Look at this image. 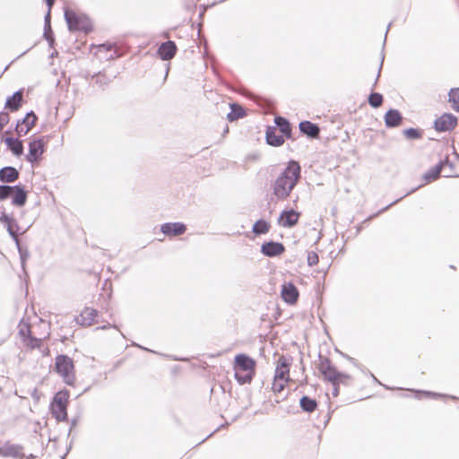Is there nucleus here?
<instances>
[{
  "instance_id": "nucleus-12",
  "label": "nucleus",
  "mask_w": 459,
  "mask_h": 459,
  "mask_svg": "<svg viewBox=\"0 0 459 459\" xmlns=\"http://www.w3.org/2000/svg\"><path fill=\"white\" fill-rule=\"evenodd\" d=\"M163 234L169 237H176L186 232V227L183 223H165L160 228Z\"/></svg>"
},
{
  "instance_id": "nucleus-6",
  "label": "nucleus",
  "mask_w": 459,
  "mask_h": 459,
  "mask_svg": "<svg viewBox=\"0 0 459 459\" xmlns=\"http://www.w3.org/2000/svg\"><path fill=\"white\" fill-rule=\"evenodd\" d=\"M46 142L43 137L31 139L29 143L27 160L30 163H37L41 160L45 151Z\"/></svg>"
},
{
  "instance_id": "nucleus-5",
  "label": "nucleus",
  "mask_w": 459,
  "mask_h": 459,
  "mask_svg": "<svg viewBox=\"0 0 459 459\" xmlns=\"http://www.w3.org/2000/svg\"><path fill=\"white\" fill-rule=\"evenodd\" d=\"M69 394L67 392H58L51 404V410L55 417L58 420H64L66 419V405L68 403Z\"/></svg>"
},
{
  "instance_id": "nucleus-20",
  "label": "nucleus",
  "mask_w": 459,
  "mask_h": 459,
  "mask_svg": "<svg viewBox=\"0 0 459 459\" xmlns=\"http://www.w3.org/2000/svg\"><path fill=\"white\" fill-rule=\"evenodd\" d=\"M401 115L396 110H390L385 114V120L387 126H396L401 122Z\"/></svg>"
},
{
  "instance_id": "nucleus-28",
  "label": "nucleus",
  "mask_w": 459,
  "mask_h": 459,
  "mask_svg": "<svg viewBox=\"0 0 459 459\" xmlns=\"http://www.w3.org/2000/svg\"><path fill=\"white\" fill-rule=\"evenodd\" d=\"M0 221H1L2 223H4V224L6 226V228H7V230H8L9 233H10V234L14 238H16L15 234H14L13 230V223H14L13 219L11 216H9V215H7V214H5V213H3V214L0 216Z\"/></svg>"
},
{
  "instance_id": "nucleus-22",
  "label": "nucleus",
  "mask_w": 459,
  "mask_h": 459,
  "mask_svg": "<svg viewBox=\"0 0 459 459\" xmlns=\"http://www.w3.org/2000/svg\"><path fill=\"white\" fill-rule=\"evenodd\" d=\"M9 149L15 154L21 155L23 152V146L21 141L13 138H7L5 140Z\"/></svg>"
},
{
  "instance_id": "nucleus-17",
  "label": "nucleus",
  "mask_w": 459,
  "mask_h": 459,
  "mask_svg": "<svg viewBox=\"0 0 459 459\" xmlns=\"http://www.w3.org/2000/svg\"><path fill=\"white\" fill-rule=\"evenodd\" d=\"M11 197L13 198V204L22 206L27 201V193L21 186H13Z\"/></svg>"
},
{
  "instance_id": "nucleus-16",
  "label": "nucleus",
  "mask_w": 459,
  "mask_h": 459,
  "mask_svg": "<svg viewBox=\"0 0 459 459\" xmlns=\"http://www.w3.org/2000/svg\"><path fill=\"white\" fill-rule=\"evenodd\" d=\"M284 136L276 133V128L269 127L266 131V142L272 146H281L284 143Z\"/></svg>"
},
{
  "instance_id": "nucleus-9",
  "label": "nucleus",
  "mask_w": 459,
  "mask_h": 459,
  "mask_svg": "<svg viewBox=\"0 0 459 459\" xmlns=\"http://www.w3.org/2000/svg\"><path fill=\"white\" fill-rule=\"evenodd\" d=\"M457 125V118L452 114H443L435 121V129L438 132L450 131Z\"/></svg>"
},
{
  "instance_id": "nucleus-34",
  "label": "nucleus",
  "mask_w": 459,
  "mask_h": 459,
  "mask_svg": "<svg viewBox=\"0 0 459 459\" xmlns=\"http://www.w3.org/2000/svg\"><path fill=\"white\" fill-rule=\"evenodd\" d=\"M9 117L7 114H0V131L8 123Z\"/></svg>"
},
{
  "instance_id": "nucleus-31",
  "label": "nucleus",
  "mask_w": 459,
  "mask_h": 459,
  "mask_svg": "<svg viewBox=\"0 0 459 459\" xmlns=\"http://www.w3.org/2000/svg\"><path fill=\"white\" fill-rule=\"evenodd\" d=\"M13 192V186H0V200H4L7 197H11Z\"/></svg>"
},
{
  "instance_id": "nucleus-2",
  "label": "nucleus",
  "mask_w": 459,
  "mask_h": 459,
  "mask_svg": "<svg viewBox=\"0 0 459 459\" xmlns=\"http://www.w3.org/2000/svg\"><path fill=\"white\" fill-rule=\"evenodd\" d=\"M255 363L246 355H238L235 358L234 370L238 381L241 384L251 380L254 374Z\"/></svg>"
},
{
  "instance_id": "nucleus-13",
  "label": "nucleus",
  "mask_w": 459,
  "mask_h": 459,
  "mask_svg": "<svg viewBox=\"0 0 459 459\" xmlns=\"http://www.w3.org/2000/svg\"><path fill=\"white\" fill-rule=\"evenodd\" d=\"M299 297L297 288L291 283H284L281 287V298L289 304H295Z\"/></svg>"
},
{
  "instance_id": "nucleus-29",
  "label": "nucleus",
  "mask_w": 459,
  "mask_h": 459,
  "mask_svg": "<svg viewBox=\"0 0 459 459\" xmlns=\"http://www.w3.org/2000/svg\"><path fill=\"white\" fill-rule=\"evenodd\" d=\"M440 173V167L436 166L432 168L428 173L424 175L425 183H429L435 179H437Z\"/></svg>"
},
{
  "instance_id": "nucleus-25",
  "label": "nucleus",
  "mask_w": 459,
  "mask_h": 459,
  "mask_svg": "<svg viewBox=\"0 0 459 459\" xmlns=\"http://www.w3.org/2000/svg\"><path fill=\"white\" fill-rule=\"evenodd\" d=\"M270 224L266 221H257L253 226V232L255 234H264L268 232Z\"/></svg>"
},
{
  "instance_id": "nucleus-21",
  "label": "nucleus",
  "mask_w": 459,
  "mask_h": 459,
  "mask_svg": "<svg viewBox=\"0 0 459 459\" xmlns=\"http://www.w3.org/2000/svg\"><path fill=\"white\" fill-rule=\"evenodd\" d=\"M320 370L324 374V376L331 381H336L338 379V375L333 368L330 367L327 362H322L320 366Z\"/></svg>"
},
{
  "instance_id": "nucleus-24",
  "label": "nucleus",
  "mask_w": 459,
  "mask_h": 459,
  "mask_svg": "<svg viewBox=\"0 0 459 459\" xmlns=\"http://www.w3.org/2000/svg\"><path fill=\"white\" fill-rule=\"evenodd\" d=\"M231 111L228 114V117L230 120H235L245 116V111L242 107L232 104L230 106Z\"/></svg>"
},
{
  "instance_id": "nucleus-35",
  "label": "nucleus",
  "mask_w": 459,
  "mask_h": 459,
  "mask_svg": "<svg viewBox=\"0 0 459 459\" xmlns=\"http://www.w3.org/2000/svg\"><path fill=\"white\" fill-rule=\"evenodd\" d=\"M316 260H317V258H316V255H309V256H308V263H309V264H316Z\"/></svg>"
},
{
  "instance_id": "nucleus-15",
  "label": "nucleus",
  "mask_w": 459,
  "mask_h": 459,
  "mask_svg": "<svg viewBox=\"0 0 459 459\" xmlns=\"http://www.w3.org/2000/svg\"><path fill=\"white\" fill-rule=\"evenodd\" d=\"M176 45L172 41H168L160 45L159 55L163 60L171 59L176 53Z\"/></svg>"
},
{
  "instance_id": "nucleus-30",
  "label": "nucleus",
  "mask_w": 459,
  "mask_h": 459,
  "mask_svg": "<svg viewBox=\"0 0 459 459\" xmlns=\"http://www.w3.org/2000/svg\"><path fill=\"white\" fill-rule=\"evenodd\" d=\"M300 404L301 407L307 411H313L316 406V402L307 397H303L300 401Z\"/></svg>"
},
{
  "instance_id": "nucleus-33",
  "label": "nucleus",
  "mask_w": 459,
  "mask_h": 459,
  "mask_svg": "<svg viewBox=\"0 0 459 459\" xmlns=\"http://www.w3.org/2000/svg\"><path fill=\"white\" fill-rule=\"evenodd\" d=\"M404 134L410 138H417L419 137V133L415 129H407L404 131Z\"/></svg>"
},
{
  "instance_id": "nucleus-23",
  "label": "nucleus",
  "mask_w": 459,
  "mask_h": 459,
  "mask_svg": "<svg viewBox=\"0 0 459 459\" xmlns=\"http://www.w3.org/2000/svg\"><path fill=\"white\" fill-rule=\"evenodd\" d=\"M275 124L277 125V126H279L282 135L284 137H289L290 134V125L288 123V121L282 117H276L275 118Z\"/></svg>"
},
{
  "instance_id": "nucleus-3",
  "label": "nucleus",
  "mask_w": 459,
  "mask_h": 459,
  "mask_svg": "<svg viewBox=\"0 0 459 459\" xmlns=\"http://www.w3.org/2000/svg\"><path fill=\"white\" fill-rule=\"evenodd\" d=\"M290 363L284 359L281 358L277 363L275 375L273 383V391L274 393H281L290 381Z\"/></svg>"
},
{
  "instance_id": "nucleus-4",
  "label": "nucleus",
  "mask_w": 459,
  "mask_h": 459,
  "mask_svg": "<svg viewBox=\"0 0 459 459\" xmlns=\"http://www.w3.org/2000/svg\"><path fill=\"white\" fill-rule=\"evenodd\" d=\"M65 19L71 30L89 31L91 29L89 18L82 13L65 11Z\"/></svg>"
},
{
  "instance_id": "nucleus-8",
  "label": "nucleus",
  "mask_w": 459,
  "mask_h": 459,
  "mask_svg": "<svg viewBox=\"0 0 459 459\" xmlns=\"http://www.w3.org/2000/svg\"><path fill=\"white\" fill-rule=\"evenodd\" d=\"M300 217V213L293 209L283 210L278 218V224L283 228H291L295 226Z\"/></svg>"
},
{
  "instance_id": "nucleus-10",
  "label": "nucleus",
  "mask_w": 459,
  "mask_h": 459,
  "mask_svg": "<svg viewBox=\"0 0 459 459\" xmlns=\"http://www.w3.org/2000/svg\"><path fill=\"white\" fill-rule=\"evenodd\" d=\"M285 251V247L279 242H264L261 247V252L266 256H277Z\"/></svg>"
},
{
  "instance_id": "nucleus-32",
  "label": "nucleus",
  "mask_w": 459,
  "mask_h": 459,
  "mask_svg": "<svg viewBox=\"0 0 459 459\" xmlns=\"http://www.w3.org/2000/svg\"><path fill=\"white\" fill-rule=\"evenodd\" d=\"M382 96L377 93L371 94L369 97V103L371 106L377 108L382 103Z\"/></svg>"
},
{
  "instance_id": "nucleus-26",
  "label": "nucleus",
  "mask_w": 459,
  "mask_h": 459,
  "mask_svg": "<svg viewBox=\"0 0 459 459\" xmlns=\"http://www.w3.org/2000/svg\"><path fill=\"white\" fill-rule=\"evenodd\" d=\"M22 101V94L20 92L14 93L11 98H9L6 101V108L15 110L19 108L20 103Z\"/></svg>"
},
{
  "instance_id": "nucleus-27",
  "label": "nucleus",
  "mask_w": 459,
  "mask_h": 459,
  "mask_svg": "<svg viewBox=\"0 0 459 459\" xmlns=\"http://www.w3.org/2000/svg\"><path fill=\"white\" fill-rule=\"evenodd\" d=\"M449 102L455 110L459 111V88L452 89L450 91Z\"/></svg>"
},
{
  "instance_id": "nucleus-18",
  "label": "nucleus",
  "mask_w": 459,
  "mask_h": 459,
  "mask_svg": "<svg viewBox=\"0 0 459 459\" xmlns=\"http://www.w3.org/2000/svg\"><path fill=\"white\" fill-rule=\"evenodd\" d=\"M299 129L303 134L310 137H316L319 133L318 126L309 121L301 122L299 124Z\"/></svg>"
},
{
  "instance_id": "nucleus-36",
  "label": "nucleus",
  "mask_w": 459,
  "mask_h": 459,
  "mask_svg": "<svg viewBox=\"0 0 459 459\" xmlns=\"http://www.w3.org/2000/svg\"><path fill=\"white\" fill-rule=\"evenodd\" d=\"M48 3V7L50 8L54 3V0H46Z\"/></svg>"
},
{
  "instance_id": "nucleus-1",
  "label": "nucleus",
  "mask_w": 459,
  "mask_h": 459,
  "mask_svg": "<svg viewBox=\"0 0 459 459\" xmlns=\"http://www.w3.org/2000/svg\"><path fill=\"white\" fill-rule=\"evenodd\" d=\"M300 176V167L298 162L291 160L283 172L276 178L273 192L278 200L286 199L298 183Z\"/></svg>"
},
{
  "instance_id": "nucleus-7",
  "label": "nucleus",
  "mask_w": 459,
  "mask_h": 459,
  "mask_svg": "<svg viewBox=\"0 0 459 459\" xmlns=\"http://www.w3.org/2000/svg\"><path fill=\"white\" fill-rule=\"evenodd\" d=\"M56 368L57 372L64 377L65 381L71 384L74 379V365L72 360L65 356H58L56 360Z\"/></svg>"
},
{
  "instance_id": "nucleus-11",
  "label": "nucleus",
  "mask_w": 459,
  "mask_h": 459,
  "mask_svg": "<svg viewBox=\"0 0 459 459\" xmlns=\"http://www.w3.org/2000/svg\"><path fill=\"white\" fill-rule=\"evenodd\" d=\"M37 117L33 113H28L22 123L17 125L16 131L19 135H26L36 124Z\"/></svg>"
},
{
  "instance_id": "nucleus-14",
  "label": "nucleus",
  "mask_w": 459,
  "mask_h": 459,
  "mask_svg": "<svg viewBox=\"0 0 459 459\" xmlns=\"http://www.w3.org/2000/svg\"><path fill=\"white\" fill-rule=\"evenodd\" d=\"M96 316L97 311L95 309L86 307L81 312V314L75 318V320L77 324L81 325L89 326L95 322Z\"/></svg>"
},
{
  "instance_id": "nucleus-19",
  "label": "nucleus",
  "mask_w": 459,
  "mask_h": 459,
  "mask_svg": "<svg viewBox=\"0 0 459 459\" xmlns=\"http://www.w3.org/2000/svg\"><path fill=\"white\" fill-rule=\"evenodd\" d=\"M18 178V171L12 167H6L0 170V180L3 182H13Z\"/></svg>"
}]
</instances>
